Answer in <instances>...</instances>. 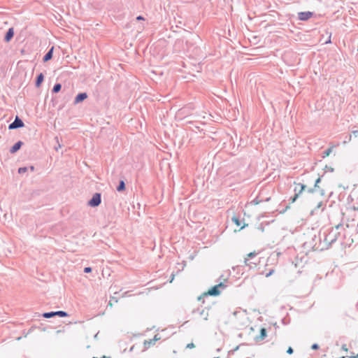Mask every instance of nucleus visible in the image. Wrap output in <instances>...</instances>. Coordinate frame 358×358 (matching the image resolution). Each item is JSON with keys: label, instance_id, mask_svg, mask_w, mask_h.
Returning <instances> with one entry per match:
<instances>
[{"label": "nucleus", "instance_id": "obj_33", "mask_svg": "<svg viewBox=\"0 0 358 358\" xmlns=\"http://www.w3.org/2000/svg\"><path fill=\"white\" fill-rule=\"evenodd\" d=\"M29 169H30V170H31V171H34V167L33 166H31L29 167Z\"/></svg>", "mask_w": 358, "mask_h": 358}, {"label": "nucleus", "instance_id": "obj_26", "mask_svg": "<svg viewBox=\"0 0 358 358\" xmlns=\"http://www.w3.org/2000/svg\"><path fill=\"white\" fill-rule=\"evenodd\" d=\"M311 348L313 350H317L319 348V345L317 343H314L312 345Z\"/></svg>", "mask_w": 358, "mask_h": 358}, {"label": "nucleus", "instance_id": "obj_40", "mask_svg": "<svg viewBox=\"0 0 358 358\" xmlns=\"http://www.w3.org/2000/svg\"><path fill=\"white\" fill-rule=\"evenodd\" d=\"M357 133V131H353L354 135H356Z\"/></svg>", "mask_w": 358, "mask_h": 358}, {"label": "nucleus", "instance_id": "obj_32", "mask_svg": "<svg viewBox=\"0 0 358 358\" xmlns=\"http://www.w3.org/2000/svg\"><path fill=\"white\" fill-rule=\"evenodd\" d=\"M342 350H343L344 351H347L348 350V348H347V346H346L345 344L342 345Z\"/></svg>", "mask_w": 358, "mask_h": 358}, {"label": "nucleus", "instance_id": "obj_43", "mask_svg": "<svg viewBox=\"0 0 358 358\" xmlns=\"http://www.w3.org/2000/svg\"><path fill=\"white\" fill-rule=\"evenodd\" d=\"M215 358H219V357H215Z\"/></svg>", "mask_w": 358, "mask_h": 358}, {"label": "nucleus", "instance_id": "obj_13", "mask_svg": "<svg viewBox=\"0 0 358 358\" xmlns=\"http://www.w3.org/2000/svg\"><path fill=\"white\" fill-rule=\"evenodd\" d=\"M257 253L255 252H250L248 255V258H245L244 259V263L246 266H249L250 267H251L250 266V264L249 263V259H252L254 258L255 257L257 256Z\"/></svg>", "mask_w": 358, "mask_h": 358}, {"label": "nucleus", "instance_id": "obj_19", "mask_svg": "<svg viewBox=\"0 0 358 358\" xmlns=\"http://www.w3.org/2000/svg\"><path fill=\"white\" fill-rule=\"evenodd\" d=\"M231 220L238 226V227H240L241 225V220L236 217V216H234L232 218H231Z\"/></svg>", "mask_w": 358, "mask_h": 358}, {"label": "nucleus", "instance_id": "obj_41", "mask_svg": "<svg viewBox=\"0 0 358 358\" xmlns=\"http://www.w3.org/2000/svg\"><path fill=\"white\" fill-rule=\"evenodd\" d=\"M355 209L358 210V208H355Z\"/></svg>", "mask_w": 358, "mask_h": 358}, {"label": "nucleus", "instance_id": "obj_3", "mask_svg": "<svg viewBox=\"0 0 358 358\" xmlns=\"http://www.w3.org/2000/svg\"><path fill=\"white\" fill-rule=\"evenodd\" d=\"M101 202V193H95L92 199L88 201V205L91 207H96L100 205Z\"/></svg>", "mask_w": 358, "mask_h": 358}, {"label": "nucleus", "instance_id": "obj_15", "mask_svg": "<svg viewBox=\"0 0 358 358\" xmlns=\"http://www.w3.org/2000/svg\"><path fill=\"white\" fill-rule=\"evenodd\" d=\"M62 89V85L60 83H56L52 89V93H58Z\"/></svg>", "mask_w": 358, "mask_h": 358}, {"label": "nucleus", "instance_id": "obj_22", "mask_svg": "<svg viewBox=\"0 0 358 358\" xmlns=\"http://www.w3.org/2000/svg\"><path fill=\"white\" fill-rule=\"evenodd\" d=\"M320 181H321V177H319V178L315 180V185H314V187H315V188H317V187H319L318 184L320 182Z\"/></svg>", "mask_w": 358, "mask_h": 358}, {"label": "nucleus", "instance_id": "obj_1", "mask_svg": "<svg viewBox=\"0 0 358 358\" xmlns=\"http://www.w3.org/2000/svg\"><path fill=\"white\" fill-rule=\"evenodd\" d=\"M341 228H343V225L338 224L335 227L331 228L328 233L324 231L322 234H320V244L317 246L314 245L313 248H315V250H320L328 249L337 240L340 235L338 230Z\"/></svg>", "mask_w": 358, "mask_h": 358}, {"label": "nucleus", "instance_id": "obj_23", "mask_svg": "<svg viewBox=\"0 0 358 358\" xmlns=\"http://www.w3.org/2000/svg\"><path fill=\"white\" fill-rule=\"evenodd\" d=\"M324 170H325V171H330V172L334 171V169L330 166H325Z\"/></svg>", "mask_w": 358, "mask_h": 358}, {"label": "nucleus", "instance_id": "obj_30", "mask_svg": "<svg viewBox=\"0 0 358 358\" xmlns=\"http://www.w3.org/2000/svg\"><path fill=\"white\" fill-rule=\"evenodd\" d=\"M315 189H316V188H315V187H314V188H309V189H308V192H309V193H313V192L315 191Z\"/></svg>", "mask_w": 358, "mask_h": 358}, {"label": "nucleus", "instance_id": "obj_21", "mask_svg": "<svg viewBox=\"0 0 358 358\" xmlns=\"http://www.w3.org/2000/svg\"><path fill=\"white\" fill-rule=\"evenodd\" d=\"M27 170H28V168H27V167H25V166H24V167H20V168H19V169H18V173H19L20 174H22V173H24L27 172Z\"/></svg>", "mask_w": 358, "mask_h": 358}, {"label": "nucleus", "instance_id": "obj_18", "mask_svg": "<svg viewBox=\"0 0 358 358\" xmlns=\"http://www.w3.org/2000/svg\"><path fill=\"white\" fill-rule=\"evenodd\" d=\"M43 317L45 318H51L55 317V311L46 312L43 314Z\"/></svg>", "mask_w": 358, "mask_h": 358}, {"label": "nucleus", "instance_id": "obj_31", "mask_svg": "<svg viewBox=\"0 0 358 358\" xmlns=\"http://www.w3.org/2000/svg\"><path fill=\"white\" fill-rule=\"evenodd\" d=\"M136 20H144V17L141 15H139L136 17Z\"/></svg>", "mask_w": 358, "mask_h": 358}, {"label": "nucleus", "instance_id": "obj_29", "mask_svg": "<svg viewBox=\"0 0 358 358\" xmlns=\"http://www.w3.org/2000/svg\"><path fill=\"white\" fill-rule=\"evenodd\" d=\"M274 272V271L272 269L268 273L266 274V277H269L272 275V273Z\"/></svg>", "mask_w": 358, "mask_h": 358}, {"label": "nucleus", "instance_id": "obj_12", "mask_svg": "<svg viewBox=\"0 0 358 358\" xmlns=\"http://www.w3.org/2000/svg\"><path fill=\"white\" fill-rule=\"evenodd\" d=\"M266 337V329L265 328H262L260 330L259 336L256 337V341H262Z\"/></svg>", "mask_w": 358, "mask_h": 358}, {"label": "nucleus", "instance_id": "obj_20", "mask_svg": "<svg viewBox=\"0 0 358 358\" xmlns=\"http://www.w3.org/2000/svg\"><path fill=\"white\" fill-rule=\"evenodd\" d=\"M200 315L203 317V319L205 320H208V311H206L205 310H202L201 312H200Z\"/></svg>", "mask_w": 358, "mask_h": 358}, {"label": "nucleus", "instance_id": "obj_34", "mask_svg": "<svg viewBox=\"0 0 358 358\" xmlns=\"http://www.w3.org/2000/svg\"><path fill=\"white\" fill-rule=\"evenodd\" d=\"M173 278H174V275H173V274H172V275H171V280H170V282H171L173 280Z\"/></svg>", "mask_w": 358, "mask_h": 358}, {"label": "nucleus", "instance_id": "obj_8", "mask_svg": "<svg viewBox=\"0 0 358 358\" xmlns=\"http://www.w3.org/2000/svg\"><path fill=\"white\" fill-rule=\"evenodd\" d=\"M13 36H14L13 28V27L9 28L5 34L4 41L6 42H9L13 38Z\"/></svg>", "mask_w": 358, "mask_h": 358}, {"label": "nucleus", "instance_id": "obj_27", "mask_svg": "<svg viewBox=\"0 0 358 358\" xmlns=\"http://www.w3.org/2000/svg\"><path fill=\"white\" fill-rule=\"evenodd\" d=\"M186 348H189V349L194 348V344L193 343H190L187 345Z\"/></svg>", "mask_w": 358, "mask_h": 358}, {"label": "nucleus", "instance_id": "obj_28", "mask_svg": "<svg viewBox=\"0 0 358 358\" xmlns=\"http://www.w3.org/2000/svg\"><path fill=\"white\" fill-rule=\"evenodd\" d=\"M159 338H157V335H155L153 340H150V343H154L155 341L159 340Z\"/></svg>", "mask_w": 358, "mask_h": 358}, {"label": "nucleus", "instance_id": "obj_42", "mask_svg": "<svg viewBox=\"0 0 358 358\" xmlns=\"http://www.w3.org/2000/svg\"><path fill=\"white\" fill-rule=\"evenodd\" d=\"M355 209L358 210V208H355Z\"/></svg>", "mask_w": 358, "mask_h": 358}, {"label": "nucleus", "instance_id": "obj_36", "mask_svg": "<svg viewBox=\"0 0 358 358\" xmlns=\"http://www.w3.org/2000/svg\"><path fill=\"white\" fill-rule=\"evenodd\" d=\"M350 358H358V354L356 356L350 357Z\"/></svg>", "mask_w": 358, "mask_h": 358}, {"label": "nucleus", "instance_id": "obj_6", "mask_svg": "<svg viewBox=\"0 0 358 358\" xmlns=\"http://www.w3.org/2000/svg\"><path fill=\"white\" fill-rule=\"evenodd\" d=\"M314 15L313 12L305 11L298 13V19L301 21H307Z\"/></svg>", "mask_w": 358, "mask_h": 358}, {"label": "nucleus", "instance_id": "obj_7", "mask_svg": "<svg viewBox=\"0 0 358 358\" xmlns=\"http://www.w3.org/2000/svg\"><path fill=\"white\" fill-rule=\"evenodd\" d=\"M87 98L86 92H81L77 94L74 99V104L79 103Z\"/></svg>", "mask_w": 358, "mask_h": 358}, {"label": "nucleus", "instance_id": "obj_9", "mask_svg": "<svg viewBox=\"0 0 358 358\" xmlns=\"http://www.w3.org/2000/svg\"><path fill=\"white\" fill-rule=\"evenodd\" d=\"M53 51H54V46H52L50 48V49L46 52V54L44 55V57L43 58V61L44 62H46L52 58Z\"/></svg>", "mask_w": 358, "mask_h": 358}, {"label": "nucleus", "instance_id": "obj_37", "mask_svg": "<svg viewBox=\"0 0 358 358\" xmlns=\"http://www.w3.org/2000/svg\"><path fill=\"white\" fill-rule=\"evenodd\" d=\"M254 202H255L256 204L259 203V201L257 200V199L254 200Z\"/></svg>", "mask_w": 358, "mask_h": 358}, {"label": "nucleus", "instance_id": "obj_24", "mask_svg": "<svg viewBox=\"0 0 358 358\" xmlns=\"http://www.w3.org/2000/svg\"><path fill=\"white\" fill-rule=\"evenodd\" d=\"M91 271H92V268L91 267H85L84 268V272L86 273H90Z\"/></svg>", "mask_w": 358, "mask_h": 358}, {"label": "nucleus", "instance_id": "obj_38", "mask_svg": "<svg viewBox=\"0 0 358 358\" xmlns=\"http://www.w3.org/2000/svg\"><path fill=\"white\" fill-rule=\"evenodd\" d=\"M321 194H322V195H324V190H323V189H322V190H321Z\"/></svg>", "mask_w": 358, "mask_h": 358}, {"label": "nucleus", "instance_id": "obj_5", "mask_svg": "<svg viewBox=\"0 0 358 358\" xmlns=\"http://www.w3.org/2000/svg\"><path fill=\"white\" fill-rule=\"evenodd\" d=\"M23 121L18 117L16 116L14 121L8 125L9 129H15L24 127Z\"/></svg>", "mask_w": 358, "mask_h": 358}, {"label": "nucleus", "instance_id": "obj_10", "mask_svg": "<svg viewBox=\"0 0 358 358\" xmlns=\"http://www.w3.org/2000/svg\"><path fill=\"white\" fill-rule=\"evenodd\" d=\"M23 145V143L21 141H19L16 142L10 149V153H15L17 151H18L22 145Z\"/></svg>", "mask_w": 358, "mask_h": 358}, {"label": "nucleus", "instance_id": "obj_16", "mask_svg": "<svg viewBox=\"0 0 358 358\" xmlns=\"http://www.w3.org/2000/svg\"><path fill=\"white\" fill-rule=\"evenodd\" d=\"M55 316L64 317L68 316V313L66 311H63V310L55 311Z\"/></svg>", "mask_w": 358, "mask_h": 358}, {"label": "nucleus", "instance_id": "obj_35", "mask_svg": "<svg viewBox=\"0 0 358 358\" xmlns=\"http://www.w3.org/2000/svg\"><path fill=\"white\" fill-rule=\"evenodd\" d=\"M60 147H61L60 144L58 143V146L55 147V150H58V148H60Z\"/></svg>", "mask_w": 358, "mask_h": 358}, {"label": "nucleus", "instance_id": "obj_25", "mask_svg": "<svg viewBox=\"0 0 358 358\" xmlns=\"http://www.w3.org/2000/svg\"><path fill=\"white\" fill-rule=\"evenodd\" d=\"M294 350L292 347H289L287 350V353L289 355H292L293 353Z\"/></svg>", "mask_w": 358, "mask_h": 358}, {"label": "nucleus", "instance_id": "obj_4", "mask_svg": "<svg viewBox=\"0 0 358 358\" xmlns=\"http://www.w3.org/2000/svg\"><path fill=\"white\" fill-rule=\"evenodd\" d=\"M306 188V186L303 184H301V183H298L296 184L295 188H294V192H296L294 196L293 197H291L290 198V200L292 201V203H294L296 199H297V197L299 196V195L303 191L305 190V189Z\"/></svg>", "mask_w": 358, "mask_h": 358}, {"label": "nucleus", "instance_id": "obj_39", "mask_svg": "<svg viewBox=\"0 0 358 358\" xmlns=\"http://www.w3.org/2000/svg\"><path fill=\"white\" fill-rule=\"evenodd\" d=\"M245 226H246V224H244V225H243V226L241 227V229H243Z\"/></svg>", "mask_w": 358, "mask_h": 358}, {"label": "nucleus", "instance_id": "obj_14", "mask_svg": "<svg viewBox=\"0 0 358 358\" xmlns=\"http://www.w3.org/2000/svg\"><path fill=\"white\" fill-rule=\"evenodd\" d=\"M125 189V183L124 180H121L119 182V185L117 187V192H122Z\"/></svg>", "mask_w": 358, "mask_h": 358}, {"label": "nucleus", "instance_id": "obj_11", "mask_svg": "<svg viewBox=\"0 0 358 358\" xmlns=\"http://www.w3.org/2000/svg\"><path fill=\"white\" fill-rule=\"evenodd\" d=\"M43 80H44V75L43 74V73H39L36 78V82H35L36 87H39L41 86V85L42 84Z\"/></svg>", "mask_w": 358, "mask_h": 358}, {"label": "nucleus", "instance_id": "obj_17", "mask_svg": "<svg viewBox=\"0 0 358 358\" xmlns=\"http://www.w3.org/2000/svg\"><path fill=\"white\" fill-rule=\"evenodd\" d=\"M332 149H333V147H331V148H329L328 149H327L326 150H324L322 153V157L325 158V157H328L330 155V153L332 152Z\"/></svg>", "mask_w": 358, "mask_h": 358}, {"label": "nucleus", "instance_id": "obj_2", "mask_svg": "<svg viewBox=\"0 0 358 358\" xmlns=\"http://www.w3.org/2000/svg\"><path fill=\"white\" fill-rule=\"evenodd\" d=\"M226 287L227 285L224 282H221L211 287L207 292L203 293L202 296H200L198 298V300L200 301L203 297H206L208 296H218L221 292V289H224Z\"/></svg>", "mask_w": 358, "mask_h": 358}]
</instances>
